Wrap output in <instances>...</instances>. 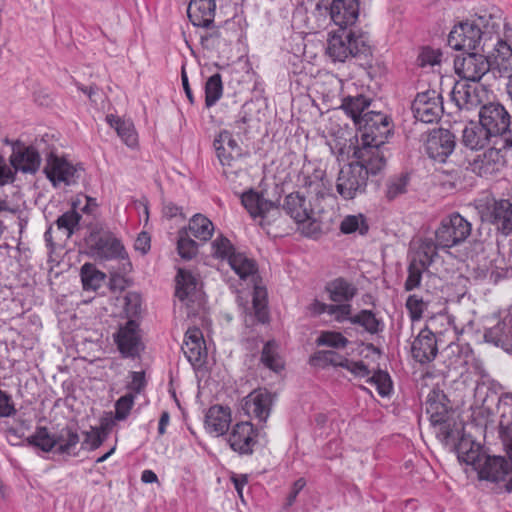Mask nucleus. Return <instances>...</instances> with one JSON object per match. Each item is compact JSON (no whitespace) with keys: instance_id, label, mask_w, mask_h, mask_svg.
<instances>
[{"instance_id":"nucleus-64","label":"nucleus","mask_w":512,"mask_h":512,"mask_svg":"<svg viewBox=\"0 0 512 512\" xmlns=\"http://www.w3.org/2000/svg\"><path fill=\"white\" fill-rule=\"evenodd\" d=\"M493 143L495 145H500L503 148H512V122L503 137L499 138L498 141H494Z\"/></svg>"},{"instance_id":"nucleus-24","label":"nucleus","mask_w":512,"mask_h":512,"mask_svg":"<svg viewBox=\"0 0 512 512\" xmlns=\"http://www.w3.org/2000/svg\"><path fill=\"white\" fill-rule=\"evenodd\" d=\"M330 17L340 28L346 29L356 23L359 17L358 0H333L330 5Z\"/></svg>"},{"instance_id":"nucleus-7","label":"nucleus","mask_w":512,"mask_h":512,"mask_svg":"<svg viewBox=\"0 0 512 512\" xmlns=\"http://www.w3.org/2000/svg\"><path fill=\"white\" fill-rule=\"evenodd\" d=\"M486 96L487 90L483 86L465 80L457 81L451 91V100L461 111L478 108Z\"/></svg>"},{"instance_id":"nucleus-63","label":"nucleus","mask_w":512,"mask_h":512,"mask_svg":"<svg viewBox=\"0 0 512 512\" xmlns=\"http://www.w3.org/2000/svg\"><path fill=\"white\" fill-rule=\"evenodd\" d=\"M305 485H306V482L303 478H300L294 482L291 492L289 493V495L287 497V505L288 506H291L295 502L299 492L305 487Z\"/></svg>"},{"instance_id":"nucleus-22","label":"nucleus","mask_w":512,"mask_h":512,"mask_svg":"<svg viewBox=\"0 0 512 512\" xmlns=\"http://www.w3.org/2000/svg\"><path fill=\"white\" fill-rule=\"evenodd\" d=\"M272 395L266 389H257L244 398L243 410L249 417L265 422L270 415Z\"/></svg>"},{"instance_id":"nucleus-8","label":"nucleus","mask_w":512,"mask_h":512,"mask_svg":"<svg viewBox=\"0 0 512 512\" xmlns=\"http://www.w3.org/2000/svg\"><path fill=\"white\" fill-rule=\"evenodd\" d=\"M479 121L494 137L493 142L502 138L512 123L511 116L500 103L483 105L479 111Z\"/></svg>"},{"instance_id":"nucleus-59","label":"nucleus","mask_w":512,"mask_h":512,"mask_svg":"<svg viewBox=\"0 0 512 512\" xmlns=\"http://www.w3.org/2000/svg\"><path fill=\"white\" fill-rule=\"evenodd\" d=\"M319 358L325 363L332 365L334 367H342L344 368V363L349 359L345 356L340 355L335 351H323L319 353Z\"/></svg>"},{"instance_id":"nucleus-32","label":"nucleus","mask_w":512,"mask_h":512,"mask_svg":"<svg viewBox=\"0 0 512 512\" xmlns=\"http://www.w3.org/2000/svg\"><path fill=\"white\" fill-rule=\"evenodd\" d=\"M326 291L331 301L349 303L356 295L355 285L344 278H336L326 285Z\"/></svg>"},{"instance_id":"nucleus-26","label":"nucleus","mask_w":512,"mask_h":512,"mask_svg":"<svg viewBox=\"0 0 512 512\" xmlns=\"http://www.w3.org/2000/svg\"><path fill=\"white\" fill-rule=\"evenodd\" d=\"M182 350L192 365H201L204 362L207 351L200 329L194 327L187 330Z\"/></svg>"},{"instance_id":"nucleus-54","label":"nucleus","mask_w":512,"mask_h":512,"mask_svg":"<svg viewBox=\"0 0 512 512\" xmlns=\"http://www.w3.org/2000/svg\"><path fill=\"white\" fill-rule=\"evenodd\" d=\"M406 309L412 321H418L423 317L424 311L428 308V302L416 294L410 295L406 300Z\"/></svg>"},{"instance_id":"nucleus-51","label":"nucleus","mask_w":512,"mask_h":512,"mask_svg":"<svg viewBox=\"0 0 512 512\" xmlns=\"http://www.w3.org/2000/svg\"><path fill=\"white\" fill-rule=\"evenodd\" d=\"M408 183L409 178L404 174L390 178L386 183V197L393 200L406 193Z\"/></svg>"},{"instance_id":"nucleus-29","label":"nucleus","mask_w":512,"mask_h":512,"mask_svg":"<svg viewBox=\"0 0 512 512\" xmlns=\"http://www.w3.org/2000/svg\"><path fill=\"white\" fill-rule=\"evenodd\" d=\"M493 140L494 137L480 122L479 124L471 123L462 132V143L471 150L482 149L489 142L493 143Z\"/></svg>"},{"instance_id":"nucleus-3","label":"nucleus","mask_w":512,"mask_h":512,"mask_svg":"<svg viewBox=\"0 0 512 512\" xmlns=\"http://www.w3.org/2000/svg\"><path fill=\"white\" fill-rule=\"evenodd\" d=\"M368 49V36L360 31L339 28L327 40L326 53L334 62L346 60L365 53Z\"/></svg>"},{"instance_id":"nucleus-49","label":"nucleus","mask_w":512,"mask_h":512,"mask_svg":"<svg viewBox=\"0 0 512 512\" xmlns=\"http://www.w3.org/2000/svg\"><path fill=\"white\" fill-rule=\"evenodd\" d=\"M211 249L213 257L227 261L237 252L230 240L223 235H219L212 241Z\"/></svg>"},{"instance_id":"nucleus-55","label":"nucleus","mask_w":512,"mask_h":512,"mask_svg":"<svg viewBox=\"0 0 512 512\" xmlns=\"http://www.w3.org/2000/svg\"><path fill=\"white\" fill-rule=\"evenodd\" d=\"M135 396L133 393H128L122 397H120L115 403V419L116 420H125L133 405H134Z\"/></svg>"},{"instance_id":"nucleus-21","label":"nucleus","mask_w":512,"mask_h":512,"mask_svg":"<svg viewBox=\"0 0 512 512\" xmlns=\"http://www.w3.org/2000/svg\"><path fill=\"white\" fill-rule=\"evenodd\" d=\"M482 217L492 223L504 235L512 234V203L509 200H495L486 207Z\"/></svg>"},{"instance_id":"nucleus-33","label":"nucleus","mask_w":512,"mask_h":512,"mask_svg":"<svg viewBox=\"0 0 512 512\" xmlns=\"http://www.w3.org/2000/svg\"><path fill=\"white\" fill-rule=\"evenodd\" d=\"M79 442L80 438L77 431L66 426L55 433L54 451L62 455H75V450Z\"/></svg>"},{"instance_id":"nucleus-9","label":"nucleus","mask_w":512,"mask_h":512,"mask_svg":"<svg viewBox=\"0 0 512 512\" xmlns=\"http://www.w3.org/2000/svg\"><path fill=\"white\" fill-rule=\"evenodd\" d=\"M113 338L124 358L134 359L144 349L139 325L134 320H128L124 325H120Z\"/></svg>"},{"instance_id":"nucleus-36","label":"nucleus","mask_w":512,"mask_h":512,"mask_svg":"<svg viewBox=\"0 0 512 512\" xmlns=\"http://www.w3.org/2000/svg\"><path fill=\"white\" fill-rule=\"evenodd\" d=\"M370 106V100L362 95L346 97L342 101L341 108L350 116L357 126V122L365 117L366 109Z\"/></svg>"},{"instance_id":"nucleus-23","label":"nucleus","mask_w":512,"mask_h":512,"mask_svg":"<svg viewBox=\"0 0 512 512\" xmlns=\"http://www.w3.org/2000/svg\"><path fill=\"white\" fill-rule=\"evenodd\" d=\"M413 358L419 363H428L435 359L438 353L437 340L432 331L422 329L411 345Z\"/></svg>"},{"instance_id":"nucleus-5","label":"nucleus","mask_w":512,"mask_h":512,"mask_svg":"<svg viewBox=\"0 0 512 512\" xmlns=\"http://www.w3.org/2000/svg\"><path fill=\"white\" fill-rule=\"evenodd\" d=\"M472 225L459 213L442 219L435 232V241L441 249L452 248L464 242L471 234Z\"/></svg>"},{"instance_id":"nucleus-42","label":"nucleus","mask_w":512,"mask_h":512,"mask_svg":"<svg viewBox=\"0 0 512 512\" xmlns=\"http://www.w3.org/2000/svg\"><path fill=\"white\" fill-rule=\"evenodd\" d=\"M352 324L362 326L370 334H376L383 329V323L371 310H361L350 318Z\"/></svg>"},{"instance_id":"nucleus-57","label":"nucleus","mask_w":512,"mask_h":512,"mask_svg":"<svg viewBox=\"0 0 512 512\" xmlns=\"http://www.w3.org/2000/svg\"><path fill=\"white\" fill-rule=\"evenodd\" d=\"M329 315L333 316L334 319L338 322H343L345 320H349L353 316H351L352 306L349 303H339L330 305Z\"/></svg>"},{"instance_id":"nucleus-60","label":"nucleus","mask_w":512,"mask_h":512,"mask_svg":"<svg viewBox=\"0 0 512 512\" xmlns=\"http://www.w3.org/2000/svg\"><path fill=\"white\" fill-rule=\"evenodd\" d=\"M441 52L438 50H433L431 48H425L421 52L419 56L420 64L421 66H434L436 64H439L441 62Z\"/></svg>"},{"instance_id":"nucleus-44","label":"nucleus","mask_w":512,"mask_h":512,"mask_svg":"<svg viewBox=\"0 0 512 512\" xmlns=\"http://www.w3.org/2000/svg\"><path fill=\"white\" fill-rule=\"evenodd\" d=\"M27 441L44 452H50L55 447V434H51L46 427H38Z\"/></svg>"},{"instance_id":"nucleus-34","label":"nucleus","mask_w":512,"mask_h":512,"mask_svg":"<svg viewBox=\"0 0 512 512\" xmlns=\"http://www.w3.org/2000/svg\"><path fill=\"white\" fill-rule=\"evenodd\" d=\"M230 267L241 280L251 279L254 282L257 273L255 261L241 252H236L228 261Z\"/></svg>"},{"instance_id":"nucleus-61","label":"nucleus","mask_w":512,"mask_h":512,"mask_svg":"<svg viewBox=\"0 0 512 512\" xmlns=\"http://www.w3.org/2000/svg\"><path fill=\"white\" fill-rule=\"evenodd\" d=\"M145 386V376L142 371H134L131 373V381L128 384V389L138 394Z\"/></svg>"},{"instance_id":"nucleus-47","label":"nucleus","mask_w":512,"mask_h":512,"mask_svg":"<svg viewBox=\"0 0 512 512\" xmlns=\"http://www.w3.org/2000/svg\"><path fill=\"white\" fill-rule=\"evenodd\" d=\"M366 382L374 386L381 397H388L393 391L391 377L386 371L378 370Z\"/></svg>"},{"instance_id":"nucleus-58","label":"nucleus","mask_w":512,"mask_h":512,"mask_svg":"<svg viewBox=\"0 0 512 512\" xmlns=\"http://www.w3.org/2000/svg\"><path fill=\"white\" fill-rule=\"evenodd\" d=\"M344 369L358 378L370 377V371L363 361H353L349 359L344 363Z\"/></svg>"},{"instance_id":"nucleus-40","label":"nucleus","mask_w":512,"mask_h":512,"mask_svg":"<svg viewBox=\"0 0 512 512\" xmlns=\"http://www.w3.org/2000/svg\"><path fill=\"white\" fill-rule=\"evenodd\" d=\"M80 276L85 291H96L105 281V274L91 263H85L81 267Z\"/></svg>"},{"instance_id":"nucleus-50","label":"nucleus","mask_w":512,"mask_h":512,"mask_svg":"<svg viewBox=\"0 0 512 512\" xmlns=\"http://www.w3.org/2000/svg\"><path fill=\"white\" fill-rule=\"evenodd\" d=\"M177 250L181 258L190 260L196 256L198 245L188 236L185 230H181L179 231Z\"/></svg>"},{"instance_id":"nucleus-31","label":"nucleus","mask_w":512,"mask_h":512,"mask_svg":"<svg viewBox=\"0 0 512 512\" xmlns=\"http://www.w3.org/2000/svg\"><path fill=\"white\" fill-rule=\"evenodd\" d=\"M486 342L496 346H509L512 344V316H506L495 326L488 328L484 333Z\"/></svg>"},{"instance_id":"nucleus-35","label":"nucleus","mask_w":512,"mask_h":512,"mask_svg":"<svg viewBox=\"0 0 512 512\" xmlns=\"http://www.w3.org/2000/svg\"><path fill=\"white\" fill-rule=\"evenodd\" d=\"M494 65L500 74L512 72V45L498 40L493 51Z\"/></svg>"},{"instance_id":"nucleus-52","label":"nucleus","mask_w":512,"mask_h":512,"mask_svg":"<svg viewBox=\"0 0 512 512\" xmlns=\"http://www.w3.org/2000/svg\"><path fill=\"white\" fill-rule=\"evenodd\" d=\"M427 269L420 262H411L408 266V276L404 284L406 291H412L421 284L422 275Z\"/></svg>"},{"instance_id":"nucleus-56","label":"nucleus","mask_w":512,"mask_h":512,"mask_svg":"<svg viewBox=\"0 0 512 512\" xmlns=\"http://www.w3.org/2000/svg\"><path fill=\"white\" fill-rule=\"evenodd\" d=\"M347 343V338L339 332H323L318 338V344L334 348L345 347Z\"/></svg>"},{"instance_id":"nucleus-41","label":"nucleus","mask_w":512,"mask_h":512,"mask_svg":"<svg viewBox=\"0 0 512 512\" xmlns=\"http://www.w3.org/2000/svg\"><path fill=\"white\" fill-rule=\"evenodd\" d=\"M261 362L272 371L278 372L284 367V361L279 354V346L275 341H268L261 354Z\"/></svg>"},{"instance_id":"nucleus-62","label":"nucleus","mask_w":512,"mask_h":512,"mask_svg":"<svg viewBox=\"0 0 512 512\" xmlns=\"http://www.w3.org/2000/svg\"><path fill=\"white\" fill-rule=\"evenodd\" d=\"M15 412L10 396L0 390V417H9Z\"/></svg>"},{"instance_id":"nucleus-37","label":"nucleus","mask_w":512,"mask_h":512,"mask_svg":"<svg viewBox=\"0 0 512 512\" xmlns=\"http://www.w3.org/2000/svg\"><path fill=\"white\" fill-rule=\"evenodd\" d=\"M510 398L505 395L499 399L498 409L500 410L499 436L502 442L512 441V407L507 402Z\"/></svg>"},{"instance_id":"nucleus-11","label":"nucleus","mask_w":512,"mask_h":512,"mask_svg":"<svg viewBox=\"0 0 512 512\" xmlns=\"http://www.w3.org/2000/svg\"><path fill=\"white\" fill-rule=\"evenodd\" d=\"M214 148L217 158L223 167V174L227 178L231 174H236V164L242 150L232 134L227 130L221 131L214 140Z\"/></svg>"},{"instance_id":"nucleus-28","label":"nucleus","mask_w":512,"mask_h":512,"mask_svg":"<svg viewBox=\"0 0 512 512\" xmlns=\"http://www.w3.org/2000/svg\"><path fill=\"white\" fill-rule=\"evenodd\" d=\"M478 468L480 478L493 482L504 480L511 471L508 462L502 456H487Z\"/></svg>"},{"instance_id":"nucleus-43","label":"nucleus","mask_w":512,"mask_h":512,"mask_svg":"<svg viewBox=\"0 0 512 512\" xmlns=\"http://www.w3.org/2000/svg\"><path fill=\"white\" fill-rule=\"evenodd\" d=\"M252 309L259 322L265 323L268 320L267 291L265 287L255 284L252 297Z\"/></svg>"},{"instance_id":"nucleus-14","label":"nucleus","mask_w":512,"mask_h":512,"mask_svg":"<svg viewBox=\"0 0 512 512\" xmlns=\"http://www.w3.org/2000/svg\"><path fill=\"white\" fill-rule=\"evenodd\" d=\"M241 202L249 214L253 217H260V224H268L272 219L280 215V208L274 202L264 199L259 193L250 190L243 193Z\"/></svg>"},{"instance_id":"nucleus-18","label":"nucleus","mask_w":512,"mask_h":512,"mask_svg":"<svg viewBox=\"0 0 512 512\" xmlns=\"http://www.w3.org/2000/svg\"><path fill=\"white\" fill-rule=\"evenodd\" d=\"M44 173L54 187L70 185L74 181L76 168L63 157L50 153L46 159Z\"/></svg>"},{"instance_id":"nucleus-16","label":"nucleus","mask_w":512,"mask_h":512,"mask_svg":"<svg viewBox=\"0 0 512 512\" xmlns=\"http://www.w3.org/2000/svg\"><path fill=\"white\" fill-rule=\"evenodd\" d=\"M425 148L431 159L443 163L454 151L455 137L449 130L435 129L428 135Z\"/></svg>"},{"instance_id":"nucleus-45","label":"nucleus","mask_w":512,"mask_h":512,"mask_svg":"<svg viewBox=\"0 0 512 512\" xmlns=\"http://www.w3.org/2000/svg\"><path fill=\"white\" fill-rule=\"evenodd\" d=\"M223 85L221 75L216 73L208 78L205 84V104L211 107L221 98Z\"/></svg>"},{"instance_id":"nucleus-38","label":"nucleus","mask_w":512,"mask_h":512,"mask_svg":"<svg viewBox=\"0 0 512 512\" xmlns=\"http://www.w3.org/2000/svg\"><path fill=\"white\" fill-rule=\"evenodd\" d=\"M108 124L114 128L118 136L129 147H134L137 144V134L135 132L132 122L121 120L119 117L112 114L106 116Z\"/></svg>"},{"instance_id":"nucleus-15","label":"nucleus","mask_w":512,"mask_h":512,"mask_svg":"<svg viewBox=\"0 0 512 512\" xmlns=\"http://www.w3.org/2000/svg\"><path fill=\"white\" fill-rule=\"evenodd\" d=\"M256 430L248 422L236 423L227 436L230 448L240 455H251L254 451L256 441Z\"/></svg>"},{"instance_id":"nucleus-20","label":"nucleus","mask_w":512,"mask_h":512,"mask_svg":"<svg viewBox=\"0 0 512 512\" xmlns=\"http://www.w3.org/2000/svg\"><path fill=\"white\" fill-rule=\"evenodd\" d=\"M10 163L16 171L35 174L40 168L41 157L36 147L16 143L13 146Z\"/></svg>"},{"instance_id":"nucleus-39","label":"nucleus","mask_w":512,"mask_h":512,"mask_svg":"<svg viewBox=\"0 0 512 512\" xmlns=\"http://www.w3.org/2000/svg\"><path fill=\"white\" fill-rule=\"evenodd\" d=\"M188 230L195 238L206 242L213 235L214 224L206 216L195 214L189 221Z\"/></svg>"},{"instance_id":"nucleus-19","label":"nucleus","mask_w":512,"mask_h":512,"mask_svg":"<svg viewBox=\"0 0 512 512\" xmlns=\"http://www.w3.org/2000/svg\"><path fill=\"white\" fill-rule=\"evenodd\" d=\"M481 31L470 24H460L454 27L448 35V45L464 54L476 51L480 45Z\"/></svg>"},{"instance_id":"nucleus-1","label":"nucleus","mask_w":512,"mask_h":512,"mask_svg":"<svg viewBox=\"0 0 512 512\" xmlns=\"http://www.w3.org/2000/svg\"><path fill=\"white\" fill-rule=\"evenodd\" d=\"M357 128L361 133V145L354 151L355 159H362L365 163L374 159L378 165H386L383 145L391 133L387 116L380 112L368 111L365 117L357 122Z\"/></svg>"},{"instance_id":"nucleus-17","label":"nucleus","mask_w":512,"mask_h":512,"mask_svg":"<svg viewBox=\"0 0 512 512\" xmlns=\"http://www.w3.org/2000/svg\"><path fill=\"white\" fill-rule=\"evenodd\" d=\"M502 149H504L502 146L493 143L491 148L469 162L471 171L479 176H489L499 172L505 163Z\"/></svg>"},{"instance_id":"nucleus-10","label":"nucleus","mask_w":512,"mask_h":512,"mask_svg":"<svg viewBox=\"0 0 512 512\" xmlns=\"http://www.w3.org/2000/svg\"><path fill=\"white\" fill-rule=\"evenodd\" d=\"M300 183V192H303L309 199L318 203L319 206L321 200L329 195L331 190V184L326 176L325 170L319 167L312 169H310V167L304 168Z\"/></svg>"},{"instance_id":"nucleus-13","label":"nucleus","mask_w":512,"mask_h":512,"mask_svg":"<svg viewBox=\"0 0 512 512\" xmlns=\"http://www.w3.org/2000/svg\"><path fill=\"white\" fill-rule=\"evenodd\" d=\"M89 247L92 255L100 260L126 259L127 252L121 241L112 233L106 232L91 236Z\"/></svg>"},{"instance_id":"nucleus-4","label":"nucleus","mask_w":512,"mask_h":512,"mask_svg":"<svg viewBox=\"0 0 512 512\" xmlns=\"http://www.w3.org/2000/svg\"><path fill=\"white\" fill-rule=\"evenodd\" d=\"M282 209L298 224L309 222L307 230L304 231L305 235L313 237L319 233L320 225L317 222V214L321 207L303 192L297 191L288 194L283 201Z\"/></svg>"},{"instance_id":"nucleus-6","label":"nucleus","mask_w":512,"mask_h":512,"mask_svg":"<svg viewBox=\"0 0 512 512\" xmlns=\"http://www.w3.org/2000/svg\"><path fill=\"white\" fill-rule=\"evenodd\" d=\"M490 58L489 60L475 51L463 54L462 57L455 59V71L462 78L461 80L478 83L490 68L497 70L493 63V53Z\"/></svg>"},{"instance_id":"nucleus-12","label":"nucleus","mask_w":512,"mask_h":512,"mask_svg":"<svg viewBox=\"0 0 512 512\" xmlns=\"http://www.w3.org/2000/svg\"><path fill=\"white\" fill-rule=\"evenodd\" d=\"M412 112L417 121L433 123L437 121L442 112V98L435 90L418 93L412 103Z\"/></svg>"},{"instance_id":"nucleus-48","label":"nucleus","mask_w":512,"mask_h":512,"mask_svg":"<svg viewBox=\"0 0 512 512\" xmlns=\"http://www.w3.org/2000/svg\"><path fill=\"white\" fill-rule=\"evenodd\" d=\"M437 249H439V247L436 245V241L433 242L432 240H426L422 242L411 259V262H420L424 265V268L428 269L433 262L434 257L437 255Z\"/></svg>"},{"instance_id":"nucleus-53","label":"nucleus","mask_w":512,"mask_h":512,"mask_svg":"<svg viewBox=\"0 0 512 512\" xmlns=\"http://www.w3.org/2000/svg\"><path fill=\"white\" fill-rule=\"evenodd\" d=\"M80 219L81 215L77 211L70 210L58 217L56 225L59 230L66 232L67 237H70L78 226Z\"/></svg>"},{"instance_id":"nucleus-46","label":"nucleus","mask_w":512,"mask_h":512,"mask_svg":"<svg viewBox=\"0 0 512 512\" xmlns=\"http://www.w3.org/2000/svg\"><path fill=\"white\" fill-rule=\"evenodd\" d=\"M368 229L369 226L362 214L348 215L344 217L340 224V230L344 234L358 232L360 235H365L368 232Z\"/></svg>"},{"instance_id":"nucleus-2","label":"nucleus","mask_w":512,"mask_h":512,"mask_svg":"<svg viewBox=\"0 0 512 512\" xmlns=\"http://www.w3.org/2000/svg\"><path fill=\"white\" fill-rule=\"evenodd\" d=\"M385 167V164H377L374 159L365 163L362 159H356L343 166L336 179V190L344 200H351L366 191L369 175H377Z\"/></svg>"},{"instance_id":"nucleus-30","label":"nucleus","mask_w":512,"mask_h":512,"mask_svg":"<svg viewBox=\"0 0 512 512\" xmlns=\"http://www.w3.org/2000/svg\"><path fill=\"white\" fill-rule=\"evenodd\" d=\"M175 295L180 301L186 302L187 305L197 298V280L189 271L179 269L176 276Z\"/></svg>"},{"instance_id":"nucleus-25","label":"nucleus","mask_w":512,"mask_h":512,"mask_svg":"<svg viewBox=\"0 0 512 512\" xmlns=\"http://www.w3.org/2000/svg\"><path fill=\"white\" fill-rule=\"evenodd\" d=\"M231 421L232 417L229 407L213 405L205 415L204 427L209 434L218 437L228 431Z\"/></svg>"},{"instance_id":"nucleus-27","label":"nucleus","mask_w":512,"mask_h":512,"mask_svg":"<svg viewBox=\"0 0 512 512\" xmlns=\"http://www.w3.org/2000/svg\"><path fill=\"white\" fill-rule=\"evenodd\" d=\"M216 12L215 0H190L187 14L194 26L209 28Z\"/></svg>"}]
</instances>
